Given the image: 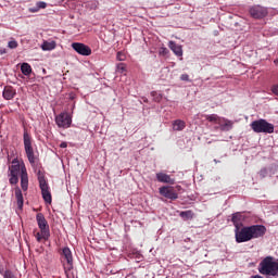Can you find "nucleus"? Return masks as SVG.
Masks as SVG:
<instances>
[{
    "mask_svg": "<svg viewBox=\"0 0 278 278\" xmlns=\"http://www.w3.org/2000/svg\"><path fill=\"white\" fill-rule=\"evenodd\" d=\"M242 220H244V215L242 213L232 214V223L236 229H240V226L242 225Z\"/></svg>",
    "mask_w": 278,
    "mask_h": 278,
    "instance_id": "15",
    "label": "nucleus"
},
{
    "mask_svg": "<svg viewBox=\"0 0 278 278\" xmlns=\"http://www.w3.org/2000/svg\"><path fill=\"white\" fill-rule=\"evenodd\" d=\"M58 47V43L54 40H45L41 45L42 51H53Z\"/></svg>",
    "mask_w": 278,
    "mask_h": 278,
    "instance_id": "17",
    "label": "nucleus"
},
{
    "mask_svg": "<svg viewBox=\"0 0 278 278\" xmlns=\"http://www.w3.org/2000/svg\"><path fill=\"white\" fill-rule=\"evenodd\" d=\"M180 79H181V81H189L190 76H188V74H182V75L180 76Z\"/></svg>",
    "mask_w": 278,
    "mask_h": 278,
    "instance_id": "30",
    "label": "nucleus"
},
{
    "mask_svg": "<svg viewBox=\"0 0 278 278\" xmlns=\"http://www.w3.org/2000/svg\"><path fill=\"white\" fill-rule=\"evenodd\" d=\"M15 94L16 91L12 87H5L3 90V98L7 99V101L14 99Z\"/></svg>",
    "mask_w": 278,
    "mask_h": 278,
    "instance_id": "18",
    "label": "nucleus"
},
{
    "mask_svg": "<svg viewBox=\"0 0 278 278\" xmlns=\"http://www.w3.org/2000/svg\"><path fill=\"white\" fill-rule=\"evenodd\" d=\"M250 14L253 18H264L268 14V10L261 5H254L250 9Z\"/></svg>",
    "mask_w": 278,
    "mask_h": 278,
    "instance_id": "10",
    "label": "nucleus"
},
{
    "mask_svg": "<svg viewBox=\"0 0 278 278\" xmlns=\"http://www.w3.org/2000/svg\"><path fill=\"white\" fill-rule=\"evenodd\" d=\"M5 53H8V51H5V49H0V55H3Z\"/></svg>",
    "mask_w": 278,
    "mask_h": 278,
    "instance_id": "34",
    "label": "nucleus"
},
{
    "mask_svg": "<svg viewBox=\"0 0 278 278\" xmlns=\"http://www.w3.org/2000/svg\"><path fill=\"white\" fill-rule=\"evenodd\" d=\"M218 125H219V129H222V131H229V129H231V127H233V122L222 117Z\"/></svg>",
    "mask_w": 278,
    "mask_h": 278,
    "instance_id": "16",
    "label": "nucleus"
},
{
    "mask_svg": "<svg viewBox=\"0 0 278 278\" xmlns=\"http://www.w3.org/2000/svg\"><path fill=\"white\" fill-rule=\"evenodd\" d=\"M258 273L267 278L278 277V262L271 256L265 257L258 265Z\"/></svg>",
    "mask_w": 278,
    "mask_h": 278,
    "instance_id": "3",
    "label": "nucleus"
},
{
    "mask_svg": "<svg viewBox=\"0 0 278 278\" xmlns=\"http://www.w3.org/2000/svg\"><path fill=\"white\" fill-rule=\"evenodd\" d=\"M4 278H16V276H14V274H12V271H5Z\"/></svg>",
    "mask_w": 278,
    "mask_h": 278,
    "instance_id": "29",
    "label": "nucleus"
},
{
    "mask_svg": "<svg viewBox=\"0 0 278 278\" xmlns=\"http://www.w3.org/2000/svg\"><path fill=\"white\" fill-rule=\"evenodd\" d=\"M47 8V2L39 1L35 9H30V12H38V10H45Z\"/></svg>",
    "mask_w": 278,
    "mask_h": 278,
    "instance_id": "24",
    "label": "nucleus"
},
{
    "mask_svg": "<svg viewBox=\"0 0 278 278\" xmlns=\"http://www.w3.org/2000/svg\"><path fill=\"white\" fill-rule=\"evenodd\" d=\"M38 179H39V188L41 190L43 201L46 203L51 204V201H52L51 189L49 188L47 180H45V176H39Z\"/></svg>",
    "mask_w": 278,
    "mask_h": 278,
    "instance_id": "6",
    "label": "nucleus"
},
{
    "mask_svg": "<svg viewBox=\"0 0 278 278\" xmlns=\"http://www.w3.org/2000/svg\"><path fill=\"white\" fill-rule=\"evenodd\" d=\"M62 257H64V260H66L67 263V266H65V270H71L73 268V252H71V249L63 248Z\"/></svg>",
    "mask_w": 278,
    "mask_h": 278,
    "instance_id": "12",
    "label": "nucleus"
},
{
    "mask_svg": "<svg viewBox=\"0 0 278 278\" xmlns=\"http://www.w3.org/2000/svg\"><path fill=\"white\" fill-rule=\"evenodd\" d=\"M10 173V184L12 186H16L18 184V176H21V188L23 192H27L29 188V176H27V167H25V163L18 162V159H14L12 161V165L9 167Z\"/></svg>",
    "mask_w": 278,
    "mask_h": 278,
    "instance_id": "1",
    "label": "nucleus"
},
{
    "mask_svg": "<svg viewBox=\"0 0 278 278\" xmlns=\"http://www.w3.org/2000/svg\"><path fill=\"white\" fill-rule=\"evenodd\" d=\"M182 220H192L194 218V213L192 211H182L179 213Z\"/></svg>",
    "mask_w": 278,
    "mask_h": 278,
    "instance_id": "20",
    "label": "nucleus"
},
{
    "mask_svg": "<svg viewBox=\"0 0 278 278\" xmlns=\"http://www.w3.org/2000/svg\"><path fill=\"white\" fill-rule=\"evenodd\" d=\"M15 198L17 201L18 207H23V191H21V188H15Z\"/></svg>",
    "mask_w": 278,
    "mask_h": 278,
    "instance_id": "21",
    "label": "nucleus"
},
{
    "mask_svg": "<svg viewBox=\"0 0 278 278\" xmlns=\"http://www.w3.org/2000/svg\"><path fill=\"white\" fill-rule=\"evenodd\" d=\"M72 49H74L76 53H79V55H90L92 53L90 47L79 42L72 43Z\"/></svg>",
    "mask_w": 278,
    "mask_h": 278,
    "instance_id": "11",
    "label": "nucleus"
},
{
    "mask_svg": "<svg viewBox=\"0 0 278 278\" xmlns=\"http://www.w3.org/2000/svg\"><path fill=\"white\" fill-rule=\"evenodd\" d=\"M168 47L178 58H181V55H184V49L181 48V46L175 43L174 41H169Z\"/></svg>",
    "mask_w": 278,
    "mask_h": 278,
    "instance_id": "14",
    "label": "nucleus"
},
{
    "mask_svg": "<svg viewBox=\"0 0 278 278\" xmlns=\"http://www.w3.org/2000/svg\"><path fill=\"white\" fill-rule=\"evenodd\" d=\"M55 123L58 127L68 129V127H71V123H73V119L68 113H61L55 117Z\"/></svg>",
    "mask_w": 278,
    "mask_h": 278,
    "instance_id": "8",
    "label": "nucleus"
},
{
    "mask_svg": "<svg viewBox=\"0 0 278 278\" xmlns=\"http://www.w3.org/2000/svg\"><path fill=\"white\" fill-rule=\"evenodd\" d=\"M18 47V41L17 40H10L9 42H8V48L9 49H16Z\"/></svg>",
    "mask_w": 278,
    "mask_h": 278,
    "instance_id": "25",
    "label": "nucleus"
},
{
    "mask_svg": "<svg viewBox=\"0 0 278 278\" xmlns=\"http://www.w3.org/2000/svg\"><path fill=\"white\" fill-rule=\"evenodd\" d=\"M173 129H174V131H184V129H186V122H184L181 119L174 121Z\"/></svg>",
    "mask_w": 278,
    "mask_h": 278,
    "instance_id": "19",
    "label": "nucleus"
},
{
    "mask_svg": "<svg viewBox=\"0 0 278 278\" xmlns=\"http://www.w3.org/2000/svg\"><path fill=\"white\" fill-rule=\"evenodd\" d=\"M152 97L154 98V101H156L157 103L162 101V96L157 92H152Z\"/></svg>",
    "mask_w": 278,
    "mask_h": 278,
    "instance_id": "26",
    "label": "nucleus"
},
{
    "mask_svg": "<svg viewBox=\"0 0 278 278\" xmlns=\"http://www.w3.org/2000/svg\"><path fill=\"white\" fill-rule=\"evenodd\" d=\"M271 92H274L276 94V97H278V85H276L271 88Z\"/></svg>",
    "mask_w": 278,
    "mask_h": 278,
    "instance_id": "32",
    "label": "nucleus"
},
{
    "mask_svg": "<svg viewBox=\"0 0 278 278\" xmlns=\"http://www.w3.org/2000/svg\"><path fill=\"white\" fill-rule=\"evenodd\" d=\"M222 118L223 117H218V115H216V114L206 116V121H208L210 123H214V125H219Z\"/></svg>",
    "mask_w": 278,
    "mask_h": 278,
    "instance_id": "23",
    "label": "nucleus"
},
{
    "mask_svg": "<svg viewBox=\"0 0 278 278\" xmlns=\"http://www.w3.org/2000/svg\"><path fill=\"white\" fill-rule=\"evenodd\" d=\"M251 127L255 134H273L275 126L266 119H257L251 123Z\"/></svg>",
    "mask_w": 278,
    "mask_h": 278,
    "instance_id": "5",
    "label": "nucleus"
},
{
    "mask_svg": "<svg viewBox=\"0 0 278 278\" xmlns=\"http://www.w3.org/2000/svg\"><path fill=\"white\" fill-rule=\"evenodd\" d=\"M159 192L165 199H169L170 201H175L179 198V195L175 192V188L170 186H164L159 189Z\"/></svg>",
    "mask_w": 278,
    "mask_h": 278,
    "instance_id": "9",
    "label": "nucleus"
},
{
    "mask_svg": "<svg viewBox=\"0 0 278 278\" xmlns=\"http://www.w3.org/2000/svg\"><path fill=\"white\" fill-rule=\"evenodd\" d=\"M130 278H136V277H130Z\"/></svg>",
    "mask_w": 278,
    "mask_h": 278,
    "instance_id": "35",
    "label": "nucleus"
},
{
    "mask_svg": "<svg viewBox=\"0 0 278 278\" xmlns=\"http://www.w3.org/2000/svg\"><path fill=\"white\" fill-rule=\"evenodd\" d=\"M60 147H61V149H66V147H68V143L63 141V142H61Z\"/></svg>",
    "mask_w": 278,
    "mask_h": 278,
    "instance_id": "33",
    "label": "nucleus"
},
{
    "mask_svg": "<svg viewBox=\"0 0 278 278\" xmlns=\"http://www.w3.org/2000/svg\"><path fill=\"white\" fill-rule=\"evenodd\" d=\"M21 71L23 75L29 76L31 75V65H29V63H23L21 66Z\"/></svg>",
    "mask_w": 278,
    "mask_h": 278,
    "instance_id": "22",
    "label": "nucleus"
},
{
    "mask_svg": "<svg viewBox=\"0 0 278 278\" xmlns=\"http://www.w3.org/2000/svg\"><path fill=\"white\" fill-rule=\"evenodd\" d=\"M156 179L160 181V184H175V180L170 177V175L164 172L156 173Z\"/></svg>",
    "mask_w": 278,
    "mask_h": 278,
    "instance_id": "13",
    "label": "nucleus"
},
{
    "mask_svg": "<svg viewBox=\"0 0 278 278\" xmlns=\"http://www.w3.org/2000/svg\"><path fill=\"white\" fill-rule=\"evenodd\" d=\"M24 147L26 155L28 157V162H30V164H34V162H36V159L34 157V148H31V138L27 132L24 134Z\"/></svg>",
    "mask_w": 278,
    "mask_h": 278,
    "instance_id": "7",
    "label": "nucleus"
},
{
    "mask_svg": "<svg viewBox=\"0 0 278 278\" xmlns=\"http://www.w3.org/2000/svg\"><path fill=\"white\" fill-rule=\"evenodd\" d=\"M266 233V227L264 226H250L243 228H236L235 236L236 242H249L250 240H255V238H262Z\"/></svg>",
    "mask_w": 278,
    "mask_h": 278,
    "instance_id": "2",
    "label": "nucleus"
},
{
    "mask_svg": "<svg viewBox=\"0 0 278 278\" xmlns=\"http://www.w3.org/2000/svg\"><path fill=\"white\" fill-rule=\"evenodd\" d=\"M117 71H118V73H125V65L123 63H119L117 65Z\"/></svg>",
    "mask_w": 278,
    "mask_h": 278,
    "instance_id": "28",
    "label": "nucleus"
},
{
    "mask_svg": "<svg viewBox=\"0 0 278 278\" xmlns=\"http://www.w3.org/2000/svg\"><path fill=\"white\" fill-rule=\"evenodd\" d=\"M36 218H37V225L40 229V232H37L35 235L37 242H40V240H49V236H51V232L49 230V223H47L45 215L39 213L37 214Z\"/></svg>",
    "mask_w": 278,
    "mask_h": 278,
    "instance_id": "4",
    "label": "nucleus"
},
{
    "mask_svg": "<svg viewBox=\"0 0 278 278\" xmlns=\"http://www.w3.org/2000/svg\"><path fill=\"white\" fill-rule=\"evenodd\" d=\"M117 60H118L119 62L125 61V54H124L123 52H117Z\"/></svg>",
    "mask_w": 278,
    "mask_h": 278,
    "instance_id": "27",
    "label": "nucleus"
},
{
    "mask_svg": "<svg viewBox=\"0 0 278 278\" xmlns=\"http://www.w3.org/2000/svg\"><path fill=\"white\" fill-rule=\"evenodd\" d=\"M168 53V49H166V48H161L160 49V54L161 55H166Z\"/></svg>",
    "mask_w": 278,
    "mask_h": 278,
    "instance_id": "31",
    "label": "nucleus"
}]
</instances>
